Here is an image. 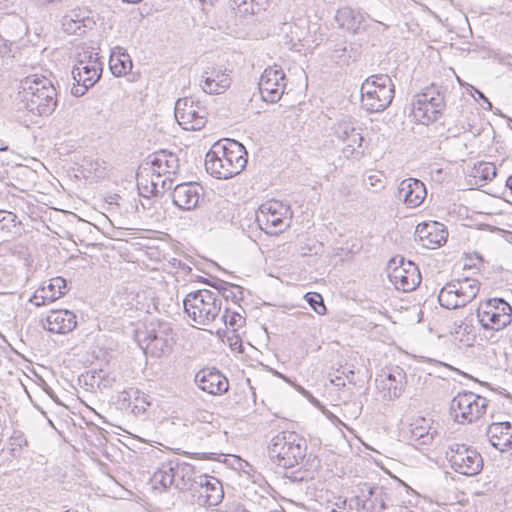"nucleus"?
Returning a JSON list of instances; mask_svg holds the SVG:
<instances>
[{
	"label": "nucleus",
	"instance_id": "1",
	"mask_svg": "<svg viewBox=\"0 0 512 512\" xmlns=\"http://www.w3.org/2000/svg\"><path fill=\"white\" fill-rule=\"evenodd\" d=\"M410 496L416 498L415 491L401 480L395 486L364 483L360 487V494L351 499V502H355L357 509H362L363 512H383L392 506L412 505V500L406 499Z\"/></svg>",
	"mask_w": 512,
	"mask_h": 512
},
{
	"label": "nucleus",
	"instance_id": "2",
	"mask_svg": "<svg viewBox=\"0 0 512 512\" xmlns=\"http://www.w3.org/2000/svg\"><path fill=\"white\" fill-rule=\"evenodd\" d=\"M246 164V149L236 140L215 144L205 158L206 171L218 179H229L238 175Z\"/></svg>",
	"mask_w": 512,
	"mask_h": 512
},
{
	"label": "nucleus",
	"instance_id": "3",
	"mask_svg": "<svg viewBox=\"0 0 512 512\" xmlns=\"http://www.w3.org/2000/svg\"><path fill=\"white\" fill-rule=\"evenodd\" d=\"M19 104L34 115L51 114L57 105L56 89L49 79L32 75L23 79L18 92Z\"/></svg>",
	"mask_w": 512,
	"mask_h": 512
},
{
	"label": "nucleus",
	"instance_id": "4",
	"mask_svg": "<svg viewBox=\"0 0 512 512\" xmlns=\"http://www.w3.org/2000/svg\"><path fill=\"white\" fill-rule=\"evenodd\" d=\"M184 311L195 326H210L220 319L222 300L219 293L209 289L189 292L184 300Z\"/></svg>",
	"mask_w": 512,
	"mask_h": 512
},
{
	"label": "nucleus",
	"instance_id": "5",
	"mask_svg": "<svg viewBox=\"0 0 512 512\" xmlns=\"http://www.w3.org/2000/svg\"><path fill=\"white\" fill-rule=\"evenodd\" d=\"M306 442L295 432L284 431L275 435L268 446L273 462L283 468H292L302 461L306 454Z\"/></svg>",
	"mask_w": 512,
	"mask_h": 512
},
{
	"label": "nucleus",
	"instance_id": "6",
	"mask_svg": "<svg viewBox=\"0 0 512 512\" xmlns=\"http://www.w3.org/2000/svg\"><path fill=\"white\" fill-rule=\"evenodd\" d=\"M394 93V84L388 75H372L361 85V106L369 113L382 112L391 104Z\"/></svg>",
	"mask_w": 512,
	"mask_h": 512
},
{
	"label": "nucleus",
	"instance_id": "7",
	"mask_svg": "<svg viewBox=\"0 0 512 512\" xmlns=\"http://www.w3.org/2000/svg\"><path fill=\"white\" fill-rule=\"evenodd\" d=\"M136 336L144 352L155 358L168 355L175 342L170 324L160 320L150 321Z\"/></svg>",
	"mask_w": 512,
	"mask_h": 512
},
{
	"label": "nucleus",
	"instance_id": "8",
	"mask_svg": "<svg viewBox=\"0 0 512 512\" xmlns=\"http://www.w3.org/2000/svg\"><path fill=\"white\" fill-rule=\"evenodd\" d=\"M411 105L414 119L420 124L429 125L437 121L445 109L444 93L441 87L432 84L417 93Z\"/></svg>",
	"mask_w": 512,
	"mask_h": 512
},
{
	"label": "nucleus",
	"instance_id": "9",
	"mask_svg": "<svg viewBox=\"0 0 512 512\" xmlns=\"http://www.w3.org/2000/svg\"><path fill=\"white\" fill-rule=\"evenodd\" d=\"M480 290V282L474 278L452 280L441 288L438 294L440 305L446 309L466 306Z\"/></svg>",
	"mask_w": 512,
	"mask_h": 512
},
{
	"label": "nucleus",
	"instance_id": "10",
	"mask_svg": "<svg viewBox=\"0 0 512 512\" xmlns=\"http://www.w3.org/2000/svg\"><path fill=\"white\" fill-rule=\"evenodd\" d=\"M476 316L484 330L499 331L512 322V307L503 298H490L481 302Z\"/></svg>",
	"mask_w": 512,
	"mask_h": 512
},
{
	"label": "nucleus",
	"instance_id": "11",
	"mask_svg": "<svg viewBox=\"0 0 512 512\" xmlns=\"http://www.w3.org/2000/svg\"><path fill=\"white\" fill-rule=\"evenodd\" d=\"M452 470L464 476H475L483 469V458L476 448L464 443H452L446 452Z\"/></svg>",
	"mask_w": 512,
	"mask_h": 512
},
{
	"label": "nucleus",
	"instance_id": "12",
	"mask_svg": "<svg viewBox=\"0 0 512 512\" xmlns=\"http://www.w3.org/2000/svg\"><path fill=\"white\" fill-rule=\"evenodd\" d=\"M488 400L470 391L458 393L450 402V415L457 423H472L482 417Z\"/></svg>",
	"mask_w": 512,
	"mask_h": 512
},
{
	"label": "nucleus",
	"instance_id": "13",
	"mask_svg": "<svg viewBox=\"0 0 512 512\" xmlns=\"http://www.w3.org/2000/svg\"><path fill=\"white\" fill-rule=\"evenodd\" d=\"M288 205L271 200L260 205L256 213V222L266 234L276 235L289 226Z\"/></svg>",
	"mask_w": 512,
	"mask_h": 512
},
{
	"label": "nucleus",
	"instance_id": "14",
	"mask_svg": "<svg viewBox=\"0 0 512 512\" xmlns=\"http://www.w3.org/2000/svg\"><path fill=\"white\" fill-rule=\"evenodd\" d=\"M335 137L344 144L342 153L345 158H360L363 156V136L358 122L350 117L338 121L333 128Z\"/></svg>",
	"mask_w": 512,
	"mask_h": 512
},
{
	"label": "nucleus",
	"instance_id": "15",
	"mask_svg": "<svg viewBox=\"0 0 512 512\" xmlns=\"http://www.w3.org/2000/svg\"><path fill=\"white\" fill-rule=\"evenodd\" d=\"M175 119L178 124L188 131L202 129L207 121L206 108L192 98H181L175 103Z\"/></svg>",
	"mask_w": 512,
	"mask_h": 512
},
{
	"label": "nucleus",
	"instance_id": "16",
	"mask_svg": "<svg viewBox=\"0 0 512 512\" xmlns=\"http://www.w3.org/2000/svg\"><path fill=\"white\" fill-rule=\"evenodd\" d=\"M194 502L201 507H213L220 504L224 497L221 482L209 475H198L190 486Z\"/></svg>",
	"mask_w": 512,
	"mask_h": 512
},
{
	"label": "nucleus",
	"instance_id": "17",
	"mask_svg": "<svg viewBox=\"0 0 512 512\" xmlns=\"http://www.w3.org/2000/svg\"><path fill=\"white\" fill-rule=\"evenodd\" d=\"M388 278L396 289L403 292L414 290L421 282V275L418 267L411 261L401 258L399 261L393 258L389 261Z\"/></svg>",
	"mask_w": 512,
	"mask_h": 512
},
{
	"label": "nucleus",
	"instance_id": "18",
	"mask_svg": "<svg viewBox=\"0 0 512 512\" xmlns=\"http://www.w3.org/2000/svg\"><path fill=\"white\" fill-rule=\"evenodd\" d=\"M286 77L283 69L277 65L267 67L259 80L258 87L263 101L278 102L286 87Z\"/></svg>",
	"mask_w": 512,
	"mask_h": 512
},
{
	"label": "nucleus",
	"instance_id": "19",
	"mask_svg": "<svg viewBox=\"0 0 512 512\" xmlns=\"http://www.w3.org/2000/svg\"><path fill=\"white\" fill-rule=\"evenodd\" d=\"M231 85L230 75L220 66H207L200 77L199 86L202 91L213 95L224 93Z\"/></svg>",
	"mask_w": 512,
	"mask_h": 512
},
{
	"label": "nucleus",
	"instance_id": "20",
	"mask_svg": "<svg viewBox=\"0 0 512 512\" xmlns=\"http://www.w3.org/2000/svg\"><path fill=\"white\" fill-rule=\"evenodd\" d=\"M101 72L100 62L74 66L72 75L76 83L71 88V94L76 97L83 96L99 80Z\"/></svg>",
	"mask_w": 512,
	"mask_h": 512
},
{
	"label": "nucleus",
	"instance_id": "21",
	"mask_svg": "<svg viewBox=\"0 0 512 512\" xmlns=\"http://www.w3.org/2000/svg\"><path fill=\"white\" fill-rule=\"evenodd\" d=\"M178 169L179 160L175 154L167 151H160L156 153L151 161L152 175L155 176L156 179H151V189L149 192L157 193L161 176L168 174L167 179L171 180L170 175L176 174Z\"/></svg>",
	"mask_w": 512,
	"mask_h": 512
},
{
	"label": "nucleus",
	"instance_id": "22",
	"mask_svg": "<svg viewBox=\"0 0 512 512\" xmlns=\"http://www.w3.org/2000/svg\"><path fill=\"white\" fill-rule=\"evenodd\" d=\"M63 30L70 35H82L92 29L96 22L90 10L77 8L67 12L61 20Z\"/></svg>",
	"mask_w": 512,
	"mask_h": 512
},
{
	"label": "nucleus",
	"instance_id": "23",
	"mask_svg": "<svg viewBox=\"0 0 512 512\" xmlns=\"http://www.w3.org/2000/svg\"><path fill=\"white\" fill-rule=\"evenodd\" d=\"M448 233L443 224L436 221L420 223L416 226L415 237L427 249H435L446 242Z\"/></svg>",
	"mask_w": 512,
	"mask_h": 512
},
{
	"label": "nucleus",
	"instance_id": "24",
	"mask_svg": "<svg viewBox=\"0 0 512 512\" xmlns=\"http://www.w3.org/2000/svg\"><path fill=\"white\" fill-rule=\"evenodd\" d=\"M203 188L195 182L181 183L174 187L172 201L175 206L182 210H193L197 207Z\"/></svg>",
	"mask_w": 512,
	"mask_h": 512
},
{
	"label": "nucleus",
	"instance_id": "25",
	"mask_svg": "<svg viewBox=\"0 0 512 512\" xmlns=\"http://www.w3.org/2000/svg\"><path fill=\"white\" fill-rule=\"evenodd\" d=\"M77 326L76 315L67 309L52 310L43 321V328L51 333L67 334Z\"/></svg>",
	"mask_w": 512,
	"mask_h": 512
},
{
	"label": "nucleus",
	"instance_id": "26",
	"mask_svg": "<svg viewBox=\"0 0 512 512\" xmlns=\"http://www.w3.org/2000/svg\"><path fill=\"white\" fill-rule=\"evenodd\" d=\"M379 378L376 381L379 383L378 387L385 392V397L391 400L401 396L406 382V374L401 367L395 366L388 372L382 371Z\"/></svg>",
	"mask_w": 512,
	"mask_h": 512
},
{
	"label": "nucleus",
	"instance_id": "27",
	"mask_svg": "<svg viewBox=\"0 0 512 512\" xmlns=\"http://www.w3.org/2000/svg\"><path fill=\"white\" fill-rule=\"evenodd\" d=\"M195 383L204 392L220 395L229 388L227 378L215 369H202L195 375Z\"/></svg>",
	"mask_w": 512,
	"mask_h": 512
},
{
	"label": "nucleus",
	"instance_id": "28",
	"mask_svg": "<svg viewBox=\"0 0 512 512\" xmlns=\"http://www.w3.org/2000/svg\"><path fill=\"white\" fill-rule=\"evenodd\" d=\"M426 194V188L422 181L408 178L400 182L396 196L407 207L414 208L424 201Z\"/></svg>",
	"mask_w": 512,
	"mask_h": 512
},
{
	"label": "nucleus",
	"instance_id": "29",
	"mask_svg": "<svg viewBox=\"0 0 512 512\" xmlns=\"http://www.w3.org/2000/svg\"><path fill=\"white\" fill-rule=\"evenodd\" d=\"M67 292V282L62 277L52 278L47 285L39 287L29 301L37 307L53 302Z\"/></svg>",
	"mask_w": 512,
	"mask_h": 512
},
{
	"label": "nucleus",
	"instance_id": "30",
	"mask_svg": "<svg viewBox=\"0 0 512 512\" xmlns=\"http://www.w3.org/2000/svg\"><path fill=\"white\" fill-rule=\"evenodd\" d=\"M489 443L500 452L512 449V423L493 422L486 429Z\"/></svg>",
	"mask_w": 512,
	"mask_h": 512
},
{
	"label": "nucleus",
	"instance_id": "31",
	"mask_svg": "<svg viewBox=\"0 0 512 512\" xmlns=\"http://www.w3.org/2000/svg\"><path fill=\"white\" fill-rule=\"evenodd\" d=\"M335 21L340 28L356 33L365 27L366 16L360 10L344 6L336 11Z\"/></svg>",
	"mask_w": 512,
	"mask_h": 512
},
{
	"label": "nucleus",
	"instance_id": "32",
	"mask_svg": "<svg viewBox=\"0 0 512 512\" xmlns=\"http://www.w3.org/2000/svg\"><path fill=\"white\" fill-rule=\"evenodd\" d=\"M173 471L175 474V487L180 490H190L191 484L197 478L194 467L185 462H173Z\"/></svg>",
	"mask_w": 512,
	"mask_h": 512
},
{
	"label": "nucleus",
	"instance_id": "33",
	"mask_svg": "<svg viewBox=\"0 0 512 512\" xmlns=\"http://www.w3.org/2000/svg\"><path fill=\"white\" fill-rule=\"evenodd\" d=\"M109 66L112 74L120 77L132 69V61L127 53L113 51L110 55Z\"/></svg>",
	"mask_w": 512,
	"mask_h": 512
},
{
	"label": "nucleus",
	"instance_id": "34",
	"mask_svg": "<svg viewBox=\"0 0 512 512\" xmlns=\"http://www.w3.org/2000/svg\"><path fill=\"white\" fill-rule=\"evenodd\" d=\"M152 482L155 487L160 485L164 490L168 487L175 486V474L173 471V461L163 463L161 467L154 472Z\"/></svg>",
	"mask_w": 512,
	"mask_h": 512
},
{
	"label": "nucleus",
	"instance_id": "35",
	"mask_svg": "<svg viewBox=\"0 0 512 512\" xmlns=\"http://www.w3.org/2000/svg\"><path fill=\"white\" fill-rule=\"evenodd\" d=\"M497 175V169L492 162H478L473 167V177L482 181H491Z\"/></svg>",
	"mask_w": 512,
	"mask_h": 512
},
{
	"label": "nucleus",
	"instance_id": "36",
	"mask_svg": "<svg viewBox=\"0 0 512 512\" xmlns=\"http://www.w3.org/2000/svg\"><path fill=\"white\" fill-rule=\"evenodd\" d=\"M75 59L77 61L75 66L94 64V62H99L98 53H96L93 48L84 45L77 47Z\"/></svg>",
	"mask_w": 512,
	"mask_h": 512
},
{
	"label": "nucleus",
	"instance_id": "37",
	"mask_svg": "<svg viewBox=\"0 0 512 512\" xmlns=\"http://www.w3.org/2000/svg\"><path fill=\"white\" fill-rule=\"evenodd\" d=\"M304 298L318 315H324L326 313V306L319 293L308 292L304 295Z\"/></svg>",
	"mask_w": 512,
	"mask_h": 512
},
{
	"label": "nucleus",
	"instance_id": "38",
	"mask_svg": "<svg viewBox=\"0 0 512 512\" xmlns=\"http://www.w3.org/2000/svg\"><path fill=\"white\" fill-rule=\"evenodd\" d=\"M219 323H224L225 326L229 325L231 328L236 329L241 327L245 319L237 312L228 314V309L223 314L220 313V319L217 320Z\"/></svg>",
	"mask_w": 512,
	"mask_h": 512
},
{
	"label": "nucleus",
	"instance_id": "39",
	"mask_svg": "<svg viewBox=\"0 0 512 512\" xmlns=\"http://www.w3.org/2000/svg\"><path fill=\"white\" fill-rule=\"evenodd\" d=\"M225 287L224 292L221 295V299L224 298L226 300H231L234 303L239 302L243 298L242 289L240 286L235 284H223Z\"/></svg>",
	"mask_w": 512,
	"mask_h": 512
},
{
	"label": "nucleus",
	"instance_id": "40",
	"mask_svg": "<svg viewBox=\"0 0 512 512\" xmlns=\"http://www.w3.org/2000/svg\"><path fill=\"white\" fill-rule=\"evenodd\" d=\"M140 395H141L140 390L131 388L129 390H124L121 393V395L119 397V401L122 403L123 408H130L133 404L132 399H134L135 401H138Z\"/></svg>",
	"mask_w": 512,
	"mask_h": 512
},
{
	"label": "nucleus",
	"instance_id": "41",
	"mask_svg": "<svg viewBox=\"0 0 512 512\" xmlns=\"http://www.w3.org/2000/svg\"><path fill=\"white\" fill-rule=\"evenodd\" d=\"M150 403L147 401V396L141 392V395L139 396V400L133 402L132 406L130 407L132 409V412L135 415L142 414L146 411V407L149 406Z\"/></svg>",
	"mask_w": 512,
	"mask_h": 512
},
{
	"label": "nucleus",
	"instance_id": "42",
	"mask_svg": "<svg viewBox=\"0 0 512 512\" xmlns=\"http://www.w3.org/2000/svg\"><path fill=\"white\" fill-rule=\"evenodd\" d=\"M382 174H372L367 177L366 185L369 187H375L377 189H381L384 187L383 181L381 179Z\"/></svg>",
	"mask_w": 512,
	"mask_h": 512
},
{
	"label": "nucleus",
	"instance_id": "43",
	"mask_svg": "<svg viewBox=\"0 0 512 512\" xmlns=\"http://www.w3.org/2000/svg\"><path fill=\"white\" fill-rule=\"evenodd\" d=\"M16 220V215L12 212L0 211V224L3 221L14 222Z\"/></svg>",
	"mask_w": 512,
	"mask_h": 512
},
{
	"label": "nucleus",
	"instance_id": "44",
	"mask_svg": "<svg viewBox=\"0 0 512 512\" xmlns=\"http://www.w3.org/2000/svg\"><path fill=\"white\" fill-rule=\"evenodd\" d=\"M223 284H229L225 281L218 280L217 283H214L212 286L217 290L215 293H219V298H221V295L224 292V288H226Z\"/></svg>",
	"mask_w": 512,
	"mask_h": 512
},
{
	"label": "nucleus",
	"instance_id": "45",
	"mask_svg": "<svg viewBox=\"0 0 512 512\" xmlns=\"http://www.w3.org/2000/svg\"><path fill=\"white\" fill-rule=\"evenodd\" d=\"M10 225L15 227L16 226L15 221L14 222L3 221V223L0 224V229L1 230L9 229Z\"/></svg>",
	"mask_w": 512,
	"mask_h": 512
},
{
	"label": "nucleus",
	"instance_id": "46",
	"mask_svg": "<svg viewBox=\"0 0 512 512\" xmlns=\"http://www.w3.org/2000/svg\"><path fill=\"white\" fill-rule=\"evenodd\" d=\"M8 149V144L4 140L0 139V151H7Z\"/></svg>",
	"mask_w": 512,
	"mask_h": 512
},
{
	"label": "nucleus",
	"instance_id": "47",
	"mask_svg": "<svg viewBox=\"0 0 512 512\" xmlns=\"http://www.w3.org/2000/svg\"><path fill=\"white\" fill-rule=\"evenodd\" d=\"M346 505V499H343V500H340L339 502L336 503V506L339 508V509H343Z\"/></svg>",
	"mask_w": 512,
	"mask_h": 512
},
{
	"label": "nucleus",
	"instance_id": "48",
	"mask_svg": "<svg viewBox=\"0 0 512 512\" xmlns=\"http://www.w3.org/2000/svg\"><path fill=\"white\" fill-rule=\"evenodd\" d=\"M485 102V105H487L486 109L487 110H491L492 109V104L491 102L487 99V98H484L483 100Z\"/></svg>",
	"mask_w": 512,
	"mask_h": 512
},
{
	"label": "nucleus",
	"instance_id": "49",
	"mask_svg": "<svg viewBox=\"0 0 512 512\" xmlns=\"http://www.w3.org/2000/svg\"><path fill=\"white\" fill-rule=\"evenodd\" d=\"M476 94H477V95H478V97H479L480 99H482V100H484V98H486V97H485V95H484L481 91H479V90H476Z\"/></svg>",
	"mask_w": 512,
	"mask_h": 512
},
{
	"label": "nucleus",
	"instance_id": "50",
	"mask_svg": "<svg viewBox=\"0 0 512 512\" xmlns=\"http://www.w3.org/2000/svg\"><path fill=\"white\" fill-rule=\"evenodd\" d=\"M299 390H300L303 394H307V392L305 391V389H303L302 387H299Z\"/></svg>",
	"mask_w": 512,
	"mask_h": 512
},
{
	"label": "nucleus",
	"instance_id": "51",
	"mask_svg": "<svg viewBox=\"0 0 512 512\" xmlns=\"http://www.w3.org/2000/svg\"><path fill=\"white\" fill-rule=\"evenodd\" d=\"M65 512H70V511H65Z\"/></svg>",
	"mask_w": 512,
	"mask_h": 512
},
{
	"label": "nucleus",
	"instance_id": "52",
	"mask_svg": "<svg viewBox=\"0 0 512 512\" xmlns=\"http://www.w3.org/2000/svg\"><path fill=\"white\" fill-rule=\"evenodd\" d=\"M281 512H285V511H281Z\"/></svg>",
	"mask_w": 512,
	"mask_h": 512
}]
</instances>
